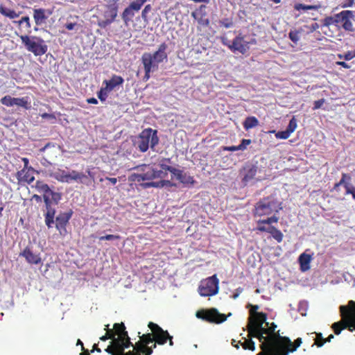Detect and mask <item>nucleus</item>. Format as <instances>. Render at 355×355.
<instances>
[{"label":"nucleus","instance_id":"0e129e2a","mask_svg":"<svg viewBox=\"0 0 355 355\" xmlns=\"http://www.w3.org/2000/svg\"><path fill=\"white\" fill-rule=\"evenodd\" d=\"M118 355H140L136 351H128V352L119 353Z\"/></svg>","mask_w":355,"mask_h":355},{"label":"nucleus","instance_id":"423d86ee","mask_svg":"<svg viewBox=\"0 0 355 355\" xmlns=\"http://www.w3.org/2000/svg\"><path fill=\"white\" fill-rule=\"evenodd\" d=\"M19 37L22 44L25 45L26 49L33 53L35 56H42L46 53L47 46L41 37H28V35H20Z\"/></svg>","mask_w":355,"mask_h":355},{"label":"nucleus","instance_id":"4be33fe9","mask_svg":"<svg viewBox=\"0 0 355 355\" xmlns=\"http://www.w3.org/2000/svg\"><path fill=\"white\" fill-rule=\"evenodd\" d=\"M248 336H249V338H242V340H239V342L232 340V345H234V347H235L237 349H239V346H241L242 349H243L244 350H251L253 352L254 350H255V343H254V342L252 340V338L253 337L251 336L250 334H248ZM254 338H257V337Z\"/></svg>","mask_w":355,"mask_h":355},{"label":"nucleus","instance_id":"79ce46f5","mask_svg":"<svg viewBox=\"0 0 355 355\" xmlns=\"http://www.w3.org/2000/svg\"><path fill=\"white\" fill-rule=\"evenodd\" d=\"M160 166V168H162V170L160 171H168L170 172V173H175L177 171H181L182 170H180V169H177L175 167H173V166H169L165 164H159Z\"/></svg>","mask_w":355,"mask_h":355},{"label":"nucleus","instance_id":"f704fd0d","mask_svg":"<svg viewBox=\"0 0 355 355\" xmlns=\"http://www.w3.org/2000/svg\"><path fill=\"white\" fill-rule=\"evenodd\" d=\"M302 33V30H294L291 31L288 33V38L291 40V42H294V44H297L299 42V35Z\"/></svg>","mask_w":355,"mask_h":355},{"label":"nucleus","instance_id":"09e8293b","mask_svg":"<svg viewBox=\"0 0 355 355\" xmlns=\"http://www.w3.org/2000/svg\"><path fill=\"white\" fill-rule=\"evenodd\" d=\"M297 128V121L295 118H293L289 121L288 126L286 128V130L295 131Z\"/></svg>","mask_w":355,"mask_h":355},{"label":"nucleus","instance_id":"f3484780","mask_svg":"<svg viewBox=\"0 0 355 355\" xmlns=\"http://www.w3.org/2000/svg\"><path fill=\"white\" fill-rule=\"evenodd\" d=\"M196 318L215 324L222 322V315L216 309L199 310L196 312Z\"/></svg>","mask_w":355,"mask_h":355},{"label":"nucleus","instance_id":"4c0bfd02","mask_svg":"<svg viewBox=\"0 0 355 355\" xmlns=\"http://www.w3.org/2000/svg\"><path fill=\"white\" fill-rule=\"evenodd\" d=\"M48 195L49 198H50L51 203L54 202L57 204L60 200V193H59L52 191L51 192H48Z\"/></svg>","mask_w":355,"mask_h":355},{"label":"nucleus","instance_id":"bf43d9fd","mask_svg":"<svg viewBox=\"0 0 355 355\" xmlns=\"http://www.w3.org/2000/svg\"><path fill=\"white\" fill-rule=\"evenodd\" d=\"M22 163H24V168L22 169L33 168V166L28 165V159L27 157L21 158Z\"/></svg>","mask_w":355,"mask_h":355},{"label":"nucleus","instance_id":"cd10ccee","mask_svg":"<svg viewBox=\"0 0 355 355\" xmlns=\"http://www.w3.org/2000/svg\"><path fill=\"white\" fill-rule=\"evenodd\" d=\"M20 13H17L15 10L8 8L0 6V15H3L6 17H8L10 19H14L19 17Z\"/></svg>","mask_w":355,"mask_h":355},{"label":"nucleus","instance_id":"338daca9","mask_svg":"<svg viewBox=\"0 0 355 355\" xmlns=\"http://www.w3.org/2000/svg\"><path fill=\"white\" fill-rule=\"evenodd\" d=\"M105 351L109 354H115V349H114L113 347L107 346V348H105Z\"/></svg>","mask_w":355,"mask_h":355},{"label":"nucleus","instance_id":"ea45409f","mask_svg":"<svg viewBox=\"0 0 355 355\" xmlns=\"http://www.w3.org/2000/svg\"><path fill=\"white\" fill-rule=\"evenodd\" d=\"M338 58L344 59V60H349L355 58V50L353 51H347L345 54H338Z\"/></svg>","mask_w":355,"mask_h":355},{"label":"nucleus","instance_id":"a878e982","mask_svg":"<svg viewBox=\"0 0 355 355\" xmlns=\"http://www.w3.org/2000/svg\"><path fill=\"white\" fill-rule=\"evenodd\" d=\"M299 264L302 271H306L310 268L311 256L309 254L302 253L298 258Z\"/></svg>","mask_w":355,"mask_h":355},{"label":"nucleus","instance_id":"bb28decb","mask_svg":"<svg viewBox=\"0 0 355 355\" xmlns=\"http://www.w3.org/2000/svg\"><path fill=\"white\" fill-rule=\"evenodd\" d=\"M171 185L169 180H161L158 182H148L141 184L143 189L148 188H162L164 186Z\"/></svg>","mask_w":355,"mask_h":355},{"label":"nucleus","instance_id":"c756f323","mask_svg":"<svg viewBox=\"0 0 355 355\" xmlns=\"http://www.w3.org/2000/svg\"><path fill=\"white\" fill-rule=\"evenodd\" d=\"M113 332L118 335V337H126L128 336L126 330H125L124 323H115L113 325Z\"/></svg>","mask_w":355,"mask_h":355},{"label":"nucleus","instance_id":"3c124183","mask_svg":"<svg viewBox=\"0 0 355 355\" xmlns=\"http://www.w3.org/2000/svg\"><path fill=\"white\" fill-rule=\"evenodd\" d=\"M168 171H158V170H156L155 169V172H154V176H155V179H157V178H164V177L166 176V173Z\"/></svg>","mask_w":355,"mask_h":355},{"label":"nucleus","instance_id":"680f3d73","mask_svg":"<svg viewBox=\"0 0 355 355\" xmlns=\"http://www.w3.org/2000/svg\"><path fill=\"white\" fill-rule=\"evenodd\" d=\"M76 345L80 346V347H82V353L89 354V351L86 349L85 347H83V343L80 340H77Z\"/></svg>","mask_w":355,"mask_h":355},{"label":"nucleus","instance_id":"4d7b16f0","mask_svg":"<svg viewBox=\"0 0 355 355\" xmlns=\"http://www.w3.org/2000/svg\"><path fill=\"white\" fill-rule=\"evenodd\" d=\"M245 148H239L238 146H232L229 147H224V150L236 151V150H244Z\"/></svg>","mask_w":355,"mask_h":355},{"label":"nucleus","instance_id":"6ab92c4d","mask_svg":"<svg viewBox=\"0 0 355 355\" xmlns=\"http://www.w3.org/2000/svg\"><path fill=\"white\" fill-rule=\"evenodd\" d=\"M35 173H37L33 168H29L28 169H21L16 173L17 181L19 184H31L34 181Z\"/></svg>","mask_w":355,"mask_h":355},{"label":"nucleus","instance_id":"c03bdc74","mask_svg":"<svg viewBox=\"0 0 355 355\" xmlns=\"http://www.w3.org/2000/svg\"><path fill=\"white\" fill-rule=\"evenodd\" d=\"M121 236L119 235L107 234L103 236H100L99 240L101 241H112L119 240Z\"/></svg>","mask_w":355,"mask_h":355},{"label":"nucleus","instance_id":"de8ad7c7","mask_svg":"<svg viewBox=\"0 0 355 355\" xmlns=\"http://www.w3.org/2000/svg\"><path fill=\"white\" fill-rule=\"evenodd\" d=\"M123 343V340H121V337H119L116 338H114L110 343L109 347H119V346H123L121 345V343Z\"/></svg>","mask_w":355,"mask_h":355},{"label":"nucleus","instance_id":"37998d69","mask_svg":"<svg viewBox=\"0 0 355 355\" xmlns=\"http://www.w3.org/2000/svg\"><path fill=\"white\" fill-rule=\"evenodd\" d=\"M345 193L346 195L351 194L353 199L355 200V187L350 184H345Z\"/></svg>","mask_w":355,"mask_h":355},{"label":"nucleus","instance_id":"a211bd4d","mask_svg":"<svg viewBox=\"0 0 355 355\" xmlns=\"http://www.w3.org/2000/svg\"><path fill=\"white\" fill-rule=\"evenodd\" d=\"M354 20V12L351 10H342L340 12V18L338 20V27L342 28L344 31L347 32H354V25L352 24Z\"/></svg>","mask_w":355,"mask_h":355},{"label":"nucleus","instance_id":"72a5a7b5","mask_svg":"<svg viewBox=\"0 0 355 355\" xmlns=\"http://www.w3.org/2000/svg\"><path fill=\"white\" fill-rule=\"evenodd\" d=\"M339 19V13L336 14L333 17H327L322 21L323 22V26L329 27L330 26H336L337 27V21Z\"/></svg>","mask_w":355,"mask_h":355},{"label":"nucleus","instance_id":"412c9836","mask_svg":"<svg viewBox=\"0 0 355 355\" xmlns=\"http://www.w3.org/2000/svg\"><path fill=\"white\" fill-rule=\"evenodd\" d=\"M20 257L25 258L26 261L31 265H38L41 263V257L40 254L33 253L28 247L20 253Z\"/></svg>","mask_w":355,"mask_h":355},{"label":"nucleus","instance_id":"f03ea898","mask_svg":"<svg viewBox=\"0 0 355 355\" xmlns=\"http://www.w3.org/2000/svg\"><path fill=\"white\" fill-rule=\"evenodd\" d=\"M340 313L342 320L332 324L334 334L339 335L345 329L351 332L355 331V301L349 300L347 306H340Z\"/></svg>","mask_w":355,"mask_h":355},{"label":"nucleus","instance_id":"13d9d810","mask_svg":"<svg viewBox=\"0 0 355 355\" xmlns=\"http://www.w3.org/2000/svg\"><path fill=\"white\" fill-rule=\"evenodd\" d=\"M115 335L116 334L113 332L112 329L107 328V333H105V334L103 335V336H109L110 338H112V340H114L116 339Z\"/></svg>","mask_w":355,"mask_h":355},{"label":"nucleus","instance_id":"49530a36","mask_svg":"<svg viewBox=\"0 0 355 355\" xmlns=\"http://www.w3.org/2000/svg\"><path fill=\"white\" fill-rule=\"evenodd\" d=\"M151 11V6L148 4L144 7L143 10H141V19L144 21H147V14Z\"/></svg>","mask_w":355,"mask_h":355},{"label":"nucleus","instance_id":"e433bc0d","mask_svg":"<svg viewBox=\"0 0 355 355\" xmlns=\"http://www.w3.org/2000/svg\"><path fill=\"white\" fill-rule=\"evenodd\" d=\"M157 67H149V66H144V71H145V75H144L143 80L146 82L150 78V73L157 70Z\"/></svg>","mask_w":355,"mask_h":355},{"label":"nucleus","instance_id":"f257e3e1","mask_svg":"<svg viewBox=\"0 0 355 355\" xmlns=\"http://www.w3.org/2000/svg\"><path fill=\"white\" fill-rule=\"evenodd\" d=\"M250 308V317L248 318L247 329L250 336L257 337L261 343V352L258 355H288L295 352L302 343V340L298 338L291 342L289 337L282 336L277 325L274 322L266 321L267 315L263 312H258L259 305L248 304Z\"/></svg>","mask_w":355,"mask_h":355},{"label":"nucleus","instance_id":"1a4fd4ad","mask_svg":"<svg viewBox=\"0 0 355 355\" xmlns=\"http://www.w3.org/2000/svg\"><path fill=\"white\" fill-rule=\"evenodd\" d=\"M55 178L58 182L65 183H71L72 181H74L83 184H90V179H89V177L83 173L76 171H71L70 173L61 171V173L56 175Z\"/></svg>","mask_w":355,"mask_h":355},{"label":"nucleus","instance_id":"8fccbe9b","mask_svg":"<svg viewBox=\"0 0 355 355\" xmlns=\"http://www.w3.org/2000/svg\"><path fill=\"white\" fill-rule=\"evenodd\" d=\"M121 337H122V340H123V343H122V346H123L124 347H134L135 345L130 343V338L128 336Z\"/></svg>","mask_w":355,"mask_h":355},{"label":"nucleus","instance_id":"0eeeda50","mask_svg":"<svg viewBox=\"0 0 355 355\" xmlns=\"http://www.w3.org/2000/svg\"><path fill=\"white\" fill-rule=\"evenodd\" d=\"M278 219L277 216L273 215L267 219L259 220L258 222H257V223H258L257 230L260 232H266L269 234L274 239H275L276 242L281 243L282 239H284V234H282L280 230L271 225L272 223H278Z\"/></svg>","mask_w":355,"mask_h":355},{"label":"nucleus","instance_id":"aec40b11","mask_svg":"<svg viewBox=\"0 0 355 355\" xmlns=\"http://www.w3.org/2000/svg\"><path fill=\"white\" fill-rule=\"evenodd\" d=\"M51 14H53V11L50 10L33 8V20H35V26H42L45 24Z\"/></svg>","mask_w":355,"mask_h":355},{"label":"nucleus","instance_id":"052dcab7","mask_svg":"<svg viewBox=\"0 0 355 355\" xmlns=\"http://www.w3.org/2000/svg\"><path fill=\"white\" fill-rule=\"evenodd\" d=\"M336 65L342 67V68H344V69H349L350 68V66H349L348 64H347L344 61H338L336 62Z\"/></svg>","mask_w":355,"mask_h":355},{"label":"nucleus","instance_id":"e2e57ef3","mask_svg":"<svg viewBox=\"0 0 355 355\" xmlns=\"http://www.w3.org/2000/svg\"><path fill=\"white\" fill-rule=\"evenodd\" d=\"M77 24L73 22H69L65 24V28L67 29V31H71L76 27Z\"/></svg>","mask_w":355,"mask_h":355},{"label":"nucleus","instance_id":"b1692460","mask_svg":"<svg viewBox=\"0 0 355 355\" xmlns=\"http://www.w3.org/2000/svg\"><path fill=\"white\" fill-rule=\"evenodd\" d=\"M171 179L175 178V180L180 182L182 184L193 185L195 183L193 177L184 173L183 171L171 173Z\"/></svg>","mask_w":355,"mask_h":355},{"label":"nucleus","instance_id":"58836bf2","mask_svg":"<svg viewBox=\"0 0 355 355\" xmlns=\"http://www.w3.org/2000/svg\"><path fill=\"white\" fill-rule=\"evenodd\" d=\"M325 343V338H322V334L315 333V345H316L318 347H320Z\"/></svg>","mask_w":355,"mask_h":355},{"label":"nucleus","instance_id":"6e6d98bb","mask_svg":"<svg viewBox=\"0 0 355 355\" xmlns=\"http://www.w3.org/2000/svg\"><path fill=\"white\" fill-rule=\"evenodd\" d=\"M128 347H123V346L113 347V348H114V350H115V354L123 353L125 349Z\"/></svg>","mask_w":355,"mask_h":355},{"label":"nucleus","instance_id":"774afa93","mask_svg":"<svg viewBox=\"0 0 355 355\" xmlns=\"http://www.w3.org/2000/svg\"><path fill=\"white\" fill-rule=\"evenodd\" d=\"M41 117H42V119H53V115L52 114H48V113H43L42 114H41Z\"/></svg>","mask_w":355,"mask_h":355},{"label":"nucleus","instance_id":"603ef678","mask_svg":"<svg viewBox=\"0 0 355 355\" xmlns=\"http://www.w3.org/2000/svg\"><path fill=\"white\" fill-rule=\"evenodd\" d=\"M110 91H106L105 89H100L99 92H98V98H99L100 101H104L106 99V92Z\"/></svg>","mask_w":355,"mask_h":355},{"label":"nucleus","instance_id":"9d476101","mask_svg":"<svg viewBox=\"0 0 355 355\" xmlns=\"http://www.w3.org/2000/svg\"><path fill=\"white\" fill-rule=\"evenodd\" d=\"M218 292V279L216 275L207 277L201 281L198 286V293L201 296L209 297L216 295Z\"/></svg>","mask_w":355,"mask_h":355},{"label":"nucleus","instance_id":"4468645a","mask_svg":"<svg viewBox=\"0 0 355 355\" xmlns=\"http://www.w3.org/2000/svg\"><path fill=\"white\" fill-rule=\"evenodd\" d=\"M147 2V0H135V1L130 2V5L125 9L121 15L122 20L126 25L132 20L135 16V12H137L141 9V6L144 3Z\"/></svg>","mask_w":355,"mask_h":355},{"label":"nucleus","instance_id":"473e14b6","mask_svg":"<svg viewBox=\"0 0 355 355\" xmlns=\"http://www.w3.org/2000/svg\"><path fill=\"white\" fill-rule=\"evenodd\" d=\"M152 350L153 349L149 347L148 345H134V351L141 355H151Z\"/></svg>","mask_w":355,"mask_h":355},{"label":"nucleus","instance_id":"dca6fc26","mask_svg":"<svg viewBox=\"0 0 355 355\" xmlns=\"http://www.w3.org/2000/svg\"><path fill=\"white\" fill-rule=\"evenodd\" d=\"M117 16V7L109 6L107 10L103 12V17L98 18L97 24L100 28H106L110 24L115 21Z\"/></svg>","mask_w":355,"mask_h":355},{"label":"nucleus","instance_id":"6e6552de","mask_svg":"<svg viewBox=\"0 0 355 355\" xmlns=\"http://www.w3.org/2000/svg\"><path fill=\"white\" fill-rule=\"evenodd\" d=\"M134 170L139 171L138 173H133L128 176V181L137 182L141 181H150L155 180L153 173L155 168L150 164H141L134 167Z\"/></svg>","mask_w":355,"mask_h":355},{"label":"nucleus","instance_id":"393cba45","mask_svg":"<svg viewBox=\"0 0 355 355\" xmlns=\"http://www.w3.org/2000/svg\"><path fill=\"white\" fill-rule=\"evenodd\" d=\"M230 48L234 49V51H239V53L244 54L248 51V43L244 41L243 37H236L232 41V44Z\"/></svg>","mask_w":355,"mask_h":355},{"label":"nucleus","instance_id":"a18cd8bd","mask_svg":"<svg viewBox=\"0 0 355 355\" xmlns=\"http://www.w3.org/2000/svg\"><path fill=\"white\" fill-rule=\"evenodd\" d=\"M15 23L21 25L23 23H25L26 28L29 29L31 28V24H30V18L28 16L22 17L21 19H20L18 21H15Z\"/></svg>","mask_w":355,"mask_h":355},{"label":"nucleus","instance_id":"a19ab883","mask_svg":"<svg viewBox=\"0 0 355 355\" xmlns=\"http://www.w3.org/2000/svg\"><path fill=\"white\" fill-rule=\"evenodd\" d=\"M256 174V169L254 168H251L248 171L247 174L244 175L243 181L248 182L250 180H252Z\"/></svg>","mask_w":355,"mask_h":355},{"label":"nucleus","instance_id":"f8f14e48","mask_svg":"<svg viewBox=\"0 0 355 355\" xmlns=\"http://www.w3.org/2000/svg\"><path fill=\"white\" fill-rule=\"evenodd\" d=\"M0 103L7 107L17 106L18 107H22V109L24 110H30L31 108V103L28 96L15 98L7 95L1 97Z\"/></svg>","mask_w":355,"mask_h":355},{"label":"nucleus","instance_id":"c9c22d12","mask_svg":"<svg viewBox=\"0 0 355 355\" xmlns=\"http://www.w3.org/2000/svg\"><path fill=\"white\" fill-rule=\"evenodd\" d=\"M293 132V130H283V131H279L276 132L275 137L276 139H286L290 137V135Z\"/></svg>","mask_w":355,"mask_h":355},{"label":"nucleus","instance_id":"c85d7f7f","mask_svg":"<svg viewBox=\"0 0 355 355\" xmlns=\"http://www.w3.org/2000/svg\"><path fill=\"white\" fill-rule=\"evenodd\" d=\"M153 342H155V338L151 334H145L141 336V340L135 343V346H148Z\"/></svg>","mask_w":355,"mask_h":355},{"label":"nucleus","instance_id":"5fc2aeb1","mask_svg":"<svg viewBox=\"0 0 355 355\" xmlns=\"http://www.w3.org/2000/svg\"><path fill=\"white\" fill-rule=\"evenodd\" d=\"M249 144H250V139H243L238 146H239V148H246Z\"/></svg>","mask_w":355,"mask_h":355},{"label":"nucleus","instance_id":"39448f33","mask_svg":"<svg viewBox=\"0 0 355 355\" xmlns=\"http://www.w3.org/2000/svg\"><path fill=\"white\" fill-rule=\"evenodd\" d=\"M35 188L37 192L43 194V201L46 204V211L44 214V223H46V227H51L53 224V214H55V209L51 206V200L49 198L48 192L53 191L49 189V185L42 180H37L35 182Z\"/></svg>","mask_w":355,"mask_h":355},{"label":"nucleus","instance_id":"7ed1b4c3","mask_svg":"<svg viewBox=\"0 0 355 355\" xmlns=\"http://www.w3.org/2000/svg\"><path fill=\"white\" fill-rule=\"evenodd\" d=\"M157 144H159V137L157 130H153L150 128L141 130L134 140V146L141 153H145L149 148L155 152Z\"/></svg>","mask_w":355,"mask_h":355},{"label":"nucleus","instance_id":"ddd939ff","mask_svg":"<svg viewBox=\"0 0 355 355\" xmlns=\"http://www.w3.org/2000/svg\"><path fill=\"white\" fill-rule=\"evenodd\" d=\"M72 216V211L69 210L67 212H61L58 214V216L53 218L52 225L55 224V229L58 230V233L61 236H65L67 234L66 226L69 223V220ZM53 226L48 227L51 229Z\"/></svg>","mask_w":355,"mask_h":355},{"label":"nucleus","instance_id":"9b49d317","mask_svg":"<svg viewBox=\"0 0 355 355\" xmlns=\"http://www.w3.org/2000/svg\"><path fill=\"white\" fill-rule=\"evenodd\" d=\"M148 327L153 332L155 343L159 345H164L167 341H169V345L173 346L172 336L167 331L163 330L159 325L154 324L153 322H149Z\"/></svg>","mask_w":355,"mask_h":355},{"label":"nucleus","instance_id":"5701e85b","mask_svg":"<svg viewBox=\"0 0 355 355\" xmlns=\"http://www.w3.org/2000/svg\"><path fill=\"white\" fill-rule=\"evenodd\" d=\"M123 83L124 79L121 76L114 74L111 77V79L103 80V85H105V87L101 89H105V91H112L114 88L121 86Z\"/></svg>","mask_w":355,"mask_h":355},{"label":"nucleus","instance_id":"2f4dec72","mask_svg":"<svg viewBox=\"0 0 355 355\" xmlns=\"http://www.w3.org/2000/svg\"><path fill=\"white\" fill-rule=\"evenodd\" d=\"M320 8V4L306 5L302 3H296L294 6L295 10H318Z\"/></svg>","mask_w":355,"mask_h":355},{"label":"nucleus","instance_id":"864d4df0","mask_svg":"<svg viewBox=\"0 0 355 355\" xmlns=\"http://www.w3.org/2000/svg\"><path fill=\"white\" fill-rule=\"evenodd\" d=\"M325 103V100L324 98H320L313 103V110H318L322 107V105Z\"/></svg>","mask_w":355,"mask_h":355},{"label":"nucleus","instance_id":"2eb2a0df","mask_svg":"<svg viewBox=\"0 0 355 355\" xmlns=\"http://www.w3.org/2000/svg\"><path fill=\"white\" fill-rule=\"evenodd\" d=\"M275 204L269 197L259 201L255 205L254 215L260 217L269 216L272 213Z\"/></svg>","mask_w":355,"mask_h":355},{"label":"nucleus","instance_id":"7c9ffc66","mask_svg":"<svg viewBox=\"0 0 355 355\" xmlns=\"http://www.w3.org/2000/svg\"><path fill=\"white\" fill-rule=\"evenodd\" d=\"M259 125V120L255 116H248L243 122V128L245 130H248Z\"/></svg>","mask_w":355,"mask_h":355},{"label":"nucleus","instance_id":"69168bd1","mask_svg":"<svg viewBox=\"0 0 355 355\" xmlns=\"http://www.w3.org/2000/svg\"><path fill=\"white\" fill-rule=\"evenodd\" d=\"M318 28V23H313L309 26L310 32L313 33Z\"/></svg>","mask_w":355,"mask_h":355},{"label":"nucleus","instance_id":"20e7f679","mask_svg":"<svg viewBox=\"0 0 355 355\" xmlns=\"http://www.w3.org/2000/svg\"><path fill=\"white\" fill-rule=\"evenodd\" d=\"M168 44L165 42H162L158 46V49L151 54L150 53H144L141 55V64L143 67H157V65L164 60L168 59Z\"/></svg>","mask_w":355,"mask_h":355}]
</instances>
